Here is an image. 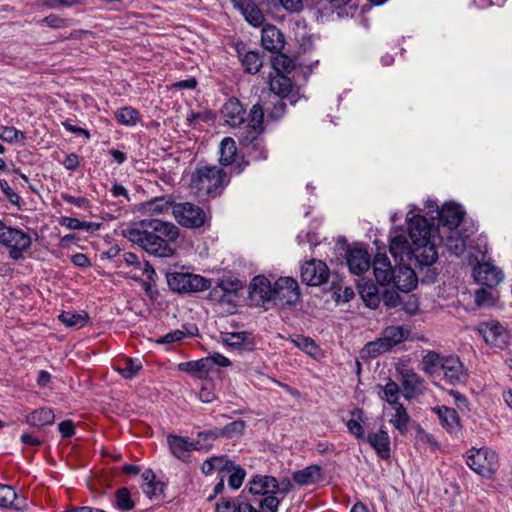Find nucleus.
<instances>
[{"mask_svg": "<svg viewBox=\"0 0 512 512\" xmlns=\"http://www.w3.org/2000/svg\"><path fill=\"white\" fill-rule=\"evenodd\" d=\"M411 214H407V223L412 242L409 243L402 234L396 235L390 240L389 252L395 261H404L416 267L422 283H434L439 274L434 224L422 215Z\"/></svg>", "mask_w": 512, "mask_h": 512, "instance_id": "obj_1", "label": "nucleus"}, {"mask_svg": "<svg viewBox=\"0 0 512 512\" xmlns=\"http://www.w3.org/2000/svg\"><path fill=\"white\" fill-rule=\"evenodd\" d=\"M122 235L151 255L170 257L175 252L179 229L172 222L143 219L123 229Z\"/></svg>", "mask_w": 512, "mask_h": 512, "instance_id": "obj_2", "label": "nucleus"}, {"mask_svg": "<svg viewBox=\"0 0 512 512\" xmlns=\"http://www.w3.org/2000/svg\"><path fill=\"white\" fill-rule=\"evenodd\" d=\"M230 183V176L217 166H202L191 175L190 187L198 196L216 198Z\"/></svg>", "mask_w": 512, "mask_h": 512, "instance_id": "obj_3", "label": "nucleus"}, {"mask_svg": "<svg viewBox=\"0 0 512 512\" xmlns=\"http://www.w3.org/2000/svg\"><path fill=\"white\" fill-rule=\"evenodd\" d=\"M0 244L8 250L9 258L19 261L30 251L32 238L29 233L11 226L0 232Z\"/></svg>", "mask_w": 512, "mask_h": 512, "instance_id": "obj_4", "label": "nucleus"}, {"mask_svg": "<svg viewBox=\"0 0 512 512\" xmlns=\"http://www.w3.org/2000/svg\"><path fill=\"white\" fill-rule=\"evenodd\" d=\"M166 280L169 288L177 293H196L209 289L211 280L190 272H168Z\"/></svg>", "mask_w": 512, "mask_h": 512, "instance_id": "obj_5", "label": "nucleus"}, {"mask_svg": "<svg viewBox=\"0 0 512 512\" xmlns=\"http://www.w3.org/2000/svg\"><path fill=\"white\" fill-rule=\"evenodd\" d=\"M172 214L179 225L189 229L203 227L208 220L205 211L190 202L176 203L172 206Z\"/></svg>", "mask_w": 512, "mask_h": 512, "instance_id": "obj_6", "label": "nucleus"}, {"mask_svg": "<svg viewBox=\"0 0 512 512\" xmlns=\"http://www.w3.org/2000/svg\"><path fill=\"white\" fill-rule=\"evenodd\" d=\"M467 456V465L479 475L490 478L499 466L498 455L489 448L472 449Z\"/></svg>", "mask_w": 512, "mask_h": 512, "instance_id": "obj_7", "label": "nucleus"}, {"mask_svg": "<svg viewBox=\"0 0 512 512\" xmlns=\"http://www.w3.org/2000/svg\"><path fill=\"white\" fill-rule=\"evenodd\" d=\"M273 293L274 283L263 275L255 276L249 284V300L256 307L274 308Z\"/></svg>", "mask_w": 512, "mask_h": 512, "instance_id": "obj_8", "label": "nucleus"}, {"mask_svg": "<svg viewBox=\"0 0 512 512\" xmlns=\"http://www.w3.org/2000/svg\"><path fill=\"white\" fill-rule=\"evenodd\" d=\"M300 299L298 282L292 277H280L274 282V307H286L296 304Z\"/></svg>", "mask_w": 512, "mask_h": 512, "instance_id": "obj_9", "label": "nucleus"}, {"mask_svg": "<svg viewBox=\"0 0 512 512\" xmlns=\"http://www.w3.org/2000/svg\"><path fill=\"white\" fill-rule=\"evenodd\" d=\"M219 151L220 165L223 167H230V175L241 174L249 165V161H246L244 157L238 159V150L236 142L231 137H225L222 139Z\"/></svg>", "mask_w": 512, "mask_h": 512, "instance_id": "obj_10", "label": "nucleus"}, {"mask_svg": "<svg viewBox=\"0 0 512 512\" xmlns=\"http://www.w3.org/2000/svg\"><path fill=\"white\" fill-rule=\"evenodd\" d=\"M237 137L246 161L258 162L267 160L268 150L263 134L240 133Z\"/></svg>", "mask_w": 512, "mask_h": 512, "instance_id": "obj_11", "label": "nucleus"}, {"mask_svg": "<svg viewBox=\"0 0 512 512\" xmlns=\"http://www.w3.org/2000/svg\"><path fill=\"white\" fill-rule=\"evenodd\" d=\"M392 286L403 292L413 290L418 280L421 281V275L416 271V267L404 261H395Z\"/></svg>", "mask_w": 512, "mask_h": 512, "instance_id": "obj_12", "label": "nucleus"}, {"mask_svg": "<svg viewBox=\"0 0 512 512\" xmlns=\"http://www.w3.org/2000/svg\"><path fill=\"white\" fill-rule=\"evenodd\" d=\"M476 330L488 345L500 349L507 347L509 332L500 322H480Z\"/></svg>", "mask_w": 512, "mask_h": 512, "instance_id": "obj_13", "label": "nucleus"}, {"mask_svg": "<svg viewBox=\"0 0 512 512\" xmlns=\"http://www.w3.org/2000/svg\"><path fill=\"white\" fill-rule=\"evenodd\" d=\"M330 270L325 262L311 259L301 267V279L310 286H320L328 281Z\"/></svg>", "mask_w": 512, "mask_h": 512, "instance_id": "obj_14", "label": "nucleus"}, {"mask_svg": "<svg viewBox=\"0 0 512 512\" xmlns=\"http://www.w3.org/2000/svg\"><path fill=\"white\" fill-rule=\"evenodd\" d=\"M382 336L392 350L395 346L404 341H422L428 342V339L419 333H414L409 326H388L382 331Z\"/></svg>", "mask_w": 512, "mask_h": 512, "instance_id": "obj_15", "label": "nucleus"}, {"mask_svg": "<svg viewBox=\"0 0 512 512\" xmlns=\"http://www.w3.org/2000/svg\"><path fill=\"white\" fill-rule=\"evenodd\" d=\"M475 281L483 286L494 288L498 286L503 278V272L490 262L478 263L473 269Z\"/></svg>", "mask_w": 512, "mask_h": 512, "instance_id": "obj_16", "label": "nucleus"}, {"mask_svg": "<svg viewBox=\"0 0 512 512\" xmlns=\"http://www.w3.org/2000/svg\"><path fill=\"white\" fill-rule=\"evenodd\" d=\"M441 371L444 380L450 385H458L465 383L468 378L467 370L457 356L445 357L442 361Z\"/></svg>", "mask_w": 512, "mask_h": 512, "instance_id": "obj_17", "label": "nucleus"}, {"mask_svg": "<svg viewBox=\"0 0 512 512\" xmlns=\"http://www.w3.org/2000/svg\"><path fill=\"white\" fill-rule=\"evenodd\" d=\"M220 113L225 123L232 128L240 127L247 119L246 110L236 97L227 99Z\"/></svg>", "mask_w": 512, "mask_h": 512, "instance_id": "obj_18", "label": "nucleus"}, {"mask_svg": "<svg viewBox=\"0 0 512 512\" xmlns=\"http://www.w3.org/2000/svg\"><path fill=\"white\" fill-rule=\"evenodd\" d=\"M220 337L224 345L235 350L253 351L256 346L253 333L250 331H222Z\"/></svg>", "mask_w": 512, "mask_h": 512, "instance_id": "obj_19", "label": "nucleus"}, {"mask_svg": "<svg viewBox=\"0 0 512 512\" xmlns=\"http://www.w3.org/2000/svg\"><path fill=\"white\" fill-rule=\"evenodd\" d=\"M242 288L243 283L239 279L225 277L219 279L217 286L213 288L210 295L212 298L218 299L219 305L231 304L232 297H235V294Z\"/></svg>", "mask_w": 512, "mask_h": 512, "instance_id": "obj_20", "label": "nucleus"}, {"mask_svg": "<svg viewBox=\"0 0 512 512\" xmlns=\"http://www.w3.org/2000/svg\"><path fill=\"white\" fill-rule=\"evenodd\" d=\"M167 444L171 454L182 462L190 461V452L196 451L198 442L189 441L188 437L170 434L167 436Z\"/></svg>", "mask_w": 512, "mask_h": 512, "instance_id": "obj_21", "label": "nucleus"}, {"mask_svg": "<svg viewBox=\"0 0 512 512\" xmlns=\"http://www.w3.org/2000/svg\"><path fill=\"white\" fill-rule=\"evenodd\" d=\"M464 215L462 206L453 202L443 204L440 211H437L439 225L448 230H456Z\"/></svg>", "mask_w": 512, "mask_h": 512, "instance_id": "obj_22", "label": "nucleus"}, {"mask_svg": "<svg viewBox=\"0 0 512 512\" xmlns=\"http://www.w3.org/2000/svg\"><path fill=\"white\" fill-rule=\"evenodd\" d=\"M346 263L349 271L355 275L363 274L372 265L368 251L358 247L348 249L346 253Z\"/></svg>", "mask_w": 512, "mask_h": 512, "instance_id": "obj_23", "label": "nucleus"}, {"mask_svg": "<svg viewBox=\"0 0 512 512\" xmlns=\"http://www.w3.org/2000/svg\"><path fill=\"white\" fill-rule=\"evenodd\" d=\"M467 238V235H463L458 230H448L447 233L436 235V240L443 244L449 254L455 256H461L465 252Z\"/></svg>", "mask_w": 512, "mask_h": 512, "instance_id": "obj_24", "label": "nucleus"}, {"mask_svg": "<svg viewBox=\"0 0 512 512\" xmlns=\"http://www.w3.org/2000/svg\"><path fill=\"white\" fill-rule=\"evenodd\" d=\"M245 20L254 27H260L265 21V16L254 0H230Z\"/></svg>", "mask_w": 512, "mask_h": 512, "instance_id": "obj_25", "label": "nucleus"}, {"mask_svg": "<svg viewBox=\"0 0 512 512\" xmlns=\"http://www.w3.org/2000/svg\"><path fill=\"white\" fill-rule=\"evenodd\" d=\"M261 45L269 52H281L285 45L284 35L276 26L268 24L261 30Z\"/></svg>", "mask_w": 512, "mask_h": 512, "instance_id": "obj_26", "label": "nucleus"}, {"mask_svg": "<svg viewBox=\"0 0 512 512\" xmlns=\"http://www.w3.org/2000/svg\"><path fill=\"white\" fill-rule=\"evenodd\" d=\"M373 274L378 284L392 285L394 268L385 254H377L372 262Z\"/></svg>", "mask_w": 512, "mask_h": 512, "instance_id": "obj_27", "label": "nucleus"}, {"mask_svg": "<svg viewBox=\"0 0 512 512\" xmlns=\"http://www.w3.org/2000/svg\"><path fill=\"white\" fill-rule=\"evenodd\" d=\"M236 50L244 72L256 74L263 66L262 56L259 51H246L243 44H237Z\"/></svg>", "mask_w": 512, "mask_h": 512, "instance_id": "obj_28", "label": "nucleus"}, {"mask_svg": "<svg viewBox=\"0 0 512 512\" xmlns=\"http://www.w3.org/2000/svg\"><path fill=\"white\" fill-rule=\"evenodd\" d=\"M365 440H367L381 459L387 460L390 458V437L386 430L381 428L377 432H369Z\"/></svg>", "mask_w": 512, "mask_h": 512, "instance_id": "obj_29", "label": "nucleus"}, {"mask_svg": "<svg viewBox=\"0 0 512 512\" xmlns=\"http://www.w3.org/2000/svg\"><path fill=\"white\" fill-rule=\"evenodd\" d=\"M278 488V481L275 477L269 475H254L249 481V493L253 495L267 496L275 494L274 490Z\"/></svg>", "mask_w": 512, "mask_h": 512, "instance_id": "obj_30", "label": "nucleus"}, {"mask_svg": "<svg viewBox=\"0 0 512 512\" xmlns=\"http://www.w3.org/2000/svg\"><path fill=\"white\" fill-rule=\"evenodd\" d=\"M264 116V106L258 101L250 109L249 123L241 133L263 134L265 131Z\"/></svg>", "mask_w": 512, "mask_h": 512, "instance_id": "obj_31", "label": "nucleus"}, {"mask_svg": "<svg viewBox=\"0 0 512 512\" xmlns=\"http://www.w3.org/2000/svg\"><path fill=\"white\" fill-rule=\"evenodd\" d=\"M322 478V468L316 464L309 465L304 469L295 471L292 475L294 482L301 486L315 484L322 480Z\"/></svg>", "mask_w": 512, "mask_h": 512, "instance_id": "obj_32", "label": "nucleus"}, {"mask_svg": "<svg viewBox=\"0 0 512 512\" xmlns=\"http://www.w3.org/2000/svg\"><path fill=\"white\" fill-rule=\"evenodd\" d=\"M269 87L273 97L286 98L293 89V83L287 75L276 73L270 75Z\"/></svg>", "mask_w": 512, "mask_h": 512, "instance_id": "obj_33", "label": "nucleus"}, {"mask_svg": "<svg viewBox=\"0 0 512 512\" xmlns=\"http://www.w3.org/2000/svg\"><path fill=\"white\" fill-rule=\"evenodd\" d=\"M433 411L438 415L441 424L450 431H454L461 427L460 418L455 409L447 406H438L433 408Z\"/></svg>", "mask_w": 512, "mask_h": 512, "instance_id": "obj_34", "label": "nucleus"}, {"mask_svg": "<svg viewBox=\"0 0 512 512\" xmlns=\"http://www.w3.org/2000/svg\"><path fill=\"white\" fill-rule=\"evenodd\" d=\"M55 414L52 409L42 407L26 416V423L33 427H43L54 423Z\"/></svg>", "mask_w": 512, "mask_h": 512, "instance_id": "obj_35", "label": "nucleus"}, {"mask_svg": "<svg viewBox=\"0 0 512 512\" xmlns=\"http://www.w3.org/2000/svg\"><path fill=\"white\" fill-rule=\"evenodd\" d=\"M178 370L191 374L198 379H206L209 374L205 357L198 360L181 362L178 364Z\"/></svg>", "mask_w": 512, "mask_h": 512, "instance_id": "obj_36", "label": "nucleus"}, {"mask_svg": "<svg viewBox=\"0 0 512 512\" xmlns=\"http://www.w3.org/2000/svg\"><path fill=\"white\" fill-rule=\"evenodd\" d=\"M401 375V384L404 390V397L406 399H410L421 387L423 381L420 376L411 369L402 370Z\"/></svg>", "mask_w": 512, "mask_h": 512, "instance_id": "obj_37", "label": "nucleus"}, {"mask_svg": "<svg viewBox=\"0 0 512 512\" xmlns=\"http://www.w3.org/2000/svg\"><path fill=\"white\" fill-rule=\"evenodd\" d=\"M142 479L145 481L142 485V490L149 498L163 493L165 484L162 481H156V475L152 469L144 470Z\"/></svg>", "mask_w": 512, "mask_h": 512, "instance_id": "obj_38", "label": "nucleus"}, {"mask_svg": "<svg viewBox=\"0 0 512 512\" xmlns=\"http://www.w3.org/2000/svg\"><path fill=\"white\" fill-rule=\"evenodd\" d=\"M233 468V461L228 459L226 455L213 456L206 459L201 465L203 474L208 475L215 469H218V475L225 473V469Z\"/></svg>", "mask_w": 512, "mask_h": 512, "instance_id": "obj_39", "label": "nucleus"}, {"mask_svg": "<svg viewBox=\"0 0 512 512\" xmlns=\"http://www.w3.org/2000/svg\"><path fill=\"white\" fill-rule=\"evenodd\" d=\"M392 408L394 409L395 413L392 415L390 423L396 430L399 431L401 435H406L409 430V423L411 421L406 408L402 403L394 405Z\"/></svg>", "mask_w": 512, "mask_h": 512, "instance_id": "obj_40", "label": "nucleus"}, {"mask_svg": "<svg viewBox=\"0 0 512 512\" xmlns=\"http://www.w3.org/2000/svg\"><path fill=\"white\" fill-rule=\"evenodd\" d=\"M391 351L388 344L381 336L374 341L367 342L360 351V357L362 359L376 358L381 354Z\"/></svg>", "mask_w": 512, "mask_h": 512, "instance_id": "obj_41", "label": "nucleus"}, {"mask_svg": "<svg viewBox=\"0 0 512 512\" xmlns=\"http://www.w3.org/2000/svg\"><path fill=\"white\" fill-rule=\"evenodd\" d=\"M219 438H221L219 427L198 432L193 442H198L197 446L201 448H196V451H210L213 447V442Z\"/></svg>", "mask_w": 512, "mask_h": 512, "instance_id": "obj_42", "label": "nucleus"}, {"mask_svg": "<svg viewBox=\"0 0 512 512\" xmlns=\"http://www.w3.org/2000/svg\"><path fill=\"white\" fill-rule=\"evenodd\" d=\"M381 391L378 393L379 397L386 401L389 405L394 406L400 404L399 395L400 388L398 384L392 379H388L384 386L378 385Z\"/></svg>", "mask_w": 512, "mask_h": 512, "instance_id": "obj_43", "label": "nucleus"}, {"mask_svg": "<svg viewBox=\"0 0 512 512\" xmlns=\"http://www.w3.org/2000/svg\"><path fill=\"white\" fill-rule=\"evenodd\" d=\"M291 341L296 347L301 349L303 352H305L314 359H318L320 349L312 338L297 334L291 337Z\"/></svg>", "mask_w": 512, "mask_h": 512, "instance_id": "obj_44", "label": "nucleus"}, {"mask_svg": "<svg viewBox=\"0 0 512 512\" xmlns=\"http://www.w3.org/2000/svg\"><path fill=\"white\" fill-rule=\"evenodd\" d=\"M115 118L119 124L132 127L140 121L141 116L137 109L125 106L115 112Z\"/></svg>", "mask_w": 512, "mask_h": 512, "instance_id": "obj_45", "label": "nucleus"}, {"mask_svg": "<svg viewBox=\"0 0 512 512\" xmlns=\"http://www.w3.org/2000/svg\"><path fill=\"white\" fill-rule=\"evenodd\" d=\"M246 429V422L244 420H235L224 427H219L221 438L232 439L234 437H241Z\"/></svg>", "mask_w": 512, "mask_h": 512, "instance_id": "obj_46", "label": "nucleus"}, {"mask_svg": "<svg viewBox=\"0 0 512 512\" xmlns=\"http://www.w3.org/2000/svg\"><path fill=\"white\" fill-rule=\"evenodd\" d=\"M272 57L271 64L272 68L276 73L286 74L290 73L294 69V62L289 56L278 52Z\"/></svg>", "mask_w": 512, "mask_h": 512, "instance_id": "obj_47", "label": "nucleus"}, {"mask_svg": "<svg viewBox=\"0 0 512 512\" xmlns=\"http://www.w3.org/2000/svg\"><path fill=\"white\" fill-rule=\"evenodd\" d=\"M352 419L347 422L348 431L354 435L357 439L365 440L364 428L360 424L359 420L362 419L363 410L355 408L351 411Z\"/></svg>", "mask_w": 512, "mask_h": 512, "instance_id": "obj_48", "label": "nucleus"}, {"mask_svg": "<svg viewBox=\"0 0 512 512\" xmlns=\"http://www.w3.org/2000/svg\"><path fill=\"white\" fill-rule=\"evenodd\" d=\"M114 506L121 511L134 509L135 502L133 501L128 488L122 487L116 490Z\"/></svg>", "mask_w": 512, "mask_h": 512, "instance_id": "obj_49", "label": "nucleus"}, {"mask_svg": "<svg viewBox=\"0 0 512 512\" xmlns=\"http://www.w3.org/2000/svg\"><path fill=\"white\" fill-rule=\"evenodd\" d=\"M175 204L171 197H156L146 203V208L153 214H162L172 210V206Z\"/></svg>", "mask_w": 512, "mask_h": 512, "instance_id": "obj_50", "label": "nucleus"}, {"mask_svg": "<svg viewBox=\"0 0 512 512\" xmlns=\"http://www.w3.org/2000/svg\"><path fill=\"white\" fill-rule=\"evenodd\" d=\"M17 500V493L15 490L5 484L0 483V507L20 509L15 501Z\"/></svg>", "mask_w": 512, "mask_h": 512, "instance_id": "obj_51", "label": "nucleus"}, {"mask_svg": "<svg viewBox=\"0 0 512 512\" xmlns=\"http://www.w3.org/2000/svg\"><path fill=\"white\" fill-rule=\"evenodd\" d=\"M0 139L13 144L24 142L26 140L25 134L13 126H0Z\"/></svg>", "mask_w": 512, "mask_h": 512, "instance_id": "obj_52", "label": "nucleus"}, {"mask_svg": "<svg viewBox=\"0 0 512 512\" xmlns=\"http://www.w3.org/2000/svg\"><path fill=\"white\" fill-rule=\"evenodd\" d=\"M229 472H232L228 478L229 487L234 490L239 489L246 476L245 469L233 462V468L225 469V474Z\"/></svg>", "mask_w": 512, "mask_h": 512, "instance_id": "obj_53", "label": "nucleus"}, {"mask_svg": "<svg viewBox=\"0 0 512 512\" xmlns=\"http://www.w3.org/2000/svg\"><path fill=\"white\" fill-rule=\"evenodd\" d=\"M142 369V364L138 360L132 358H126L123 361V365L118 367V372L126 379L134 378L138 372Z\"/></svg>", "mask_w": 512, "mask_h": 512, "instance_id": "obj_54", "label": "nucleus"}, {"mask_svg": "<svg viewBox=\"0 0 512 512\" xmlns=\"http://www.w3.org/2000/svg\"><path fill=\"white\" fill-rule=\"evenodd\" d=\"M142 275H145L147 278L146 280L142 281V287L148 296L153 297L155 278L157 277V274L154 268L147 261L143 262Z\"/></svg>", "mask_w": 512, "mask_h": 512, "instance_id": "obj_55", "label": "nucleus"}, {"mask_svg": "<svg viewBox=\"0 0 512 512\" xmlns=\"http://www.w3.org/2000/svg\"><path fill=\"white\" fill-rule=\"evenodd\" d=\"M60 224L72 230L90 231L99 227L98 224L96 225L92 222L80 221L79 219L73 217H62L60 219Z\"/></svg>", "mask_w": 512, "mask_h": 512, "instance_id": "obj_56", "label": "nucleus"}, {"mask_svg": "<svg viewBox=\"0 0 512 512\" xmlns=\"http://www.w3.org/2000/svg\"><path fill=\"white\" fill-rule=\"evenodd\" d=\"M243 495L241 494L235 500L231 498H221L216 504V512H239L241 509Z\"/></svg>", "mask_w": 512, "mask_h": 512, "instance_id": "obj_57", "label": "nucleus"}, {"mask_svg": "<svg viewBox=\"0 0 512 512\" xmlns=\"http://www.w3.org/2000/svg\"><path fill=\"white\" fill-rule=\"evenodd\" d=\"M330 11H337L338 16L349 15V10H356L357 3L354 0H326Z\"/></svg>", "mask_w": 512, "mask_h": 512, "instance_id": "obj_58", "label": "nucleus"}, {"mask_svg": "<svg viewBox=\"0 0 512 512\" xmlns=\"http://www.w3.org/2000/svg\"><path fill=\"white\" fill-rule=\"evenodd\" d=\"M444 358L445 357H441L440 354L435 351H429L422 359L424 371L433 373L435 368L439 367L441 369Z\"/></svg>", "mask_w": 512, "mask_h": 512, "instance_id": "obj_59", "label": "nucleus"}, {"mask_svg": "<svg viewBox=\"0 0 512 512\" xmlns=\"http://www.w3.org/2000/svg\"><path fill=\"white\" fill-rule=\"evenodd\" d=\"M284 98L273 97L272 108L267 110V116L269 119L277 121L281 119L286 113V103L283 101Z\"/></svg>", "mask_w": 512, "mask_h": 512, "instance_id": "obj_60", "label": "nucleus"}, {"mask_svg": "<svg viewBox=\"0 0 512 512\" xmlns=\"http://www.w3.org/2000/svg\"><path fill=\"white\" fill-rule=\"evenodd\" d=\"M360 294L368 306L376 305L378 302V289L373 283H365L360 286Z\"/></svg>", "mask_w": 512, "mask_h": 512, "instance_id": "obj_61", "label": "nucleus"}, {"mask_svg": "<svg viewBox=\"0 0 512 512\" xmlns=\"http://www.w3.org/2000/svg\"><path fill=\"white\" fill-rule=\"evenodd\" d=\"M205 360L207 361L209 372L213 369L214 366L229 367L232 365V362L229 358L218 352L210 353L205 357Z\"/></svg>", "mask_w": 512, "mask_h": 512, "instance_id": "obj_62", "label": "nucleus"}, {"mask_svg": "<svg viewBox=\"0 0 512 512\" xmlns=\"http://www.w3.org/2000/svg\"><path fill=\"white\" fill-rule=\"evenodd\" d=\"M279 505L280 500L275 494L267 495L259 502L261 512H278Z\"/></svg>", "mask_w": 512, "mask_h": 512, "instance_id": "obj_63", "label": "nucleus"}, {"mask_svg": "<svg viewBox=\"0 0 512 512\" xmlns=\"http://www.w3.org/2000/svg\"><path fill=\"white\" fill-rule=\"evenodd\" d=\"M475 303L478 307L493 305L492 294L485 289H479L475 292Z\"/></svg>", "mask_w": 512, "mask_h": 512, "instance_id": "obj_64", "label": "nucleus"}]
</instances>
